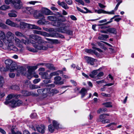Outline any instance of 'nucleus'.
<instances>
[{
  "label": "nucleus",
  "mask_w": 134,
  "mask_h": 134,
  "mask_svg": "<svg viewBox=\"0 0 134 134\" xmlns=\"http://www.w3.org/2000/svg\"><path fill=\"white\" fill-rule=\"evenodd\" d=\"M58 21L60 22V23L65 22L66 21V19L65 17L62 18H58Z\"/></svg>",
  "instance_id": "8fccbe9b"
},
{
  "label": "nucleus",
  "mask_w": 134,
  "mask_h": 134,
  "mask_svg": "<svg viewBox=\"0 0 134 134\" xmlns=\"http://www.w3.org/2000/svg\"><path fill=\"white\" fill-rule=\"evenodd\" d=\"M8 46L7 47V48L9 50H13L14 51H16L18 50L17 48L14 45V43L7 44Z\"/></svg>",
  "instance_id": "9d476101"
},
{
  "label": "nucleus",
  "mask_w": 134,
  "mask_h": 134,
  "mask_svg": "<svg viewBox=\"0 0 134 134\" xmlns=\"http://www.w3.org/2000/svg\"><path fill=\"white\" fill-rule=\"evenodd\" d=\"M40 80V79H35L33 81V82L34 83H37L39 82Z\"/></svg>",
  "instance_id": "0e129e2a"
},
{
  "label": "nucleus",
  "mask_w": 134,
  "mask_h": 134,
  "mask_svg": "<svg viewBox=\"0 0 134 134\" xmlns=\"http://www.w3.org/2000/svg\"><path fill=\"white\" fill-rule=\"evenodd\" d=\"M45 66L47 68L51 70H55L58 69V68L54 66L52 64L46 63Z\"/></svg>",
  "instance_id": "f8f14e48"
},
{
  "label": "nucleus",
  "mask_w": 134,
  "mask_h": 134,
  "mask_svg": "<svg viewBox=\"0 0 134 134\" xmlns=\"http://www.w3.org/2000/svg\"><path fill=\"white\" fill-rule=\"evenodd\" d=\"M108 32L113 34H116V31L115 29L113 28H110L107 29Z\"/></svg>",
  "instance_id": "393cba45"
},
{
  "label": "nucleus",
  "mask_w": 134,
  "mask_h": 134,
  "mask_svg": "<svg viewBox=\"0 0 134 134\" xmlns=\"http://www.w3.org/2000/svg\"><path fill=\"white\" fill-rule=\"evenodd\" d=\"M13 63L12 61L10 59L6 60L5 61V63L6 65V67L8 69H9L10 66Z\"/></svg>",
  "instance_id": "4be33fe9"
},
{
  "label": "nucleus",
  "mask_w": 134,
  "mask_h": 134,
  "mask_svg": "<svg viewBox=\"0 0 134 134\" xmlns=\"http://www.w3.org/2000/svg\"><path fill=\"white\" fill-rule=\"evenodd\" d=\"M0 47H2L3 49H7V47L6 45H4V43L1 40H0Z\"/></svg>",
  "instance_id": "37998d69"
},
{
  "label": "nucleus",
  "mask_w": 134,
  "mask_h": 134,
  "mask_svg": "<svg viewBox=\"0 0 134 134\" xmlns=\"http://www.w3.org/2000/svg\"><path fill=\"white\" fill-rule=\"evenodd\" d=\"M47 19L53 21L57 20V18L54 16H47Z\"/></svg>",
  "instance_id": "473e14b6"
},
{
  "label": "nucleus",
  "mask_w": 134,
  "mask_h": 134,
  "mask_svg": "<svg viewBox=\"0 0 134 134\" xmlns=\"http://www.w3.org/2000/svg\"><path fill=\"white\" fill-rule=\"evenodd\" d=\"M9 69H8V68H7L6 67L5 68L4 67H2L1 68L0 71L2 72L3 71H6L9 70Z\"/></svg>",
  "instance_id": "5fc2aeb1"
},
{
  "label": "nucleus",
  "mask_w": 134,
  "mask_h": 134,
  "mask_svg": "<svg viewBox=\"0 0 134 134\" xmlns=\"http://www.w3.org/2000/svg\"><path fill=\"white\" fill-rule=\"evenodd\" d=\"M55 80L57 82V84H58L59 85H62L64 83L63 81H59L61 80V78L59 76H57L55 77L54 78Z\"/></svg>",
  "instance_id": "412c9836"
},
{
  "label": "nucleus",
  "mask_w": 134,
  "mask_h": 134,
  "mask_svg": "<svg viewBox=\"0 0 134 134\" xmlns=\"http://www.w3.org/2000/svg\"><path fill=\"white\" fill-rule=\"evenodd\" d=\"M55 128V127L51 125H49L48 126V130L51 132H52L54 131Z\"/></svg>",
  "instance_id": "ea45409f"
},
{
  "label": "nucleus",
  "mask_w": 134,
  "mask_h": 134,
  "mask_svg": "<svg viewBox=\"0 0 134 134\" xmlns=\"http://www.w3.org/2000/svg\"><path fill=\"white\" fill-rule=\"evenodd\" d=\"M14 35L10 31L8 32L6 34L7 39L4 40V42L6 44L14 43Z\"/></svg>",
  "instance_id": "7ed1b4c3"
},
{
  "label": "nucleus",
  "mask_w": 134,
  "mask_h": 134,
  "mask_svg": "<svg viewBox=\"0 0 134 134\" xmlns=\"http://www.w3.org/2000/svg\"><path fill=\"white\" fill-rule=\"evenodd\" d=\"M29 37L36 41L38 44L42 45V44L45 43V41L42 39V38L38 36L32 34L29 36Z\"/></svg>",
  "instance_id": "423d86ee"
},
{
  "label": "nucleus",
  "mask_w": 134,
  "mask_h": 134,
  "mask_svg": "<svg viewBox=\"0 0 134 134\" xmlns=\"http://www.w3.org/2000/svg\"><path fill=\"white\" fill-rule=\"evenodd\" d=\"M38 2L36 1H31L27 2V4H32L34 5L35 4Z\"/></svg>",
  "instance_id": "bf43d9fd"
},
{
  "label": "nucleus",
  "mask_w": 134,
  "mask_h": 134,
  "mask_svg": "<svg viewBox=\"0 0 134 134\" xmlns=\"http://www.w3.org/2000/svg\"><path fill=\"white\" fill-rule=\"evenodd\" d=\"M58 92V90L56 89H52L50 91V96L53 95L54 94H56Z\"/></svg>",
  "instance_id": "58836bf2"
},
{
  "label": "nucleus",
  "mask_w": 134,
  "mask_h": 134,
  "mask_svg": "<svg viewBox=\"0 0 134 134\" xmlns=\"http://www.w3.org/2000/svg\"><path fill=\"white\" fill-rule=\"evenodd\" d=\"M0 27L3 29H6L7 28V26L3 23H0Z\"/></svg>",
  "instance_id": "a18cd8bd"
},
{
  "label": "nucleus",
  "mask_w": 134,
  "mask_h": 134,
  "mask_svg": "<svg viewBox=\"0 0 134 134\" xmlns=\"http://www.w3.org/2000/svg\"><path fill=\"white\" fill-rule=\"evenodd\" d=\"M26 49L27 50H28L30 52H37L39 50L37 49H36L35 48L34 49L33 48H31L29 46L26 47Z\"/></svg>",
  "instance_id": "cd10ccee"
},
{
  "label": "nucleus",
  "mask_w": 134,
  "mask_h": 134,
  "mask_svg": "<svg viewBox=\"0 0 134 134\" xmlns=\"http://www.w3.org/2000/svg\"><path fill=\"white\" fill-rule=\"evenodd\" d=\"M15 44L19 46V47H21V46L20 44L21 41L17 37H15L14 38V40Z\"/></svg>",
  "instance_id": "c85d7f7f"
},
{
  "label": "nucleus",
  "mask_w": 134,
  "mask_h": 134,
  "mask_svg": "<svg viewBox=\"0 0 134 134\" xmlns=\"http://www.w3.org/2000/svg\"><path fill=\"white\" fill-rule=\"evenodd\" d=\"M101 94L102 96L105 97H110V94H106L104 93H102Z\"/></svg>",
  "instance_id": "e2e57ef3"
},
{
  "label": "nucleus",
  "mask_w": 134,
  "mask_h": 134,
  "mask_svg": "<svg viewBox=\"0 0 134 134\" xmlns=\"http://www.w3.org/2000/svg\"><path fill=\"white\" fill-rule=\"evenodd\" d=\"M29 42L33 44V46L35 49L38 50H46L48 49V47L46 46H44L40 44H37L35 43V42L32 40H30Z\"/></svg>",
  "instance_id": "39448f33"
},
{
  "label": "nucleus",
  "mask_w": 134,
  "mask_h": 134,
  "mask_svg": "<svg viewBox=\"0 0 134 134\" xmlns=\"http://www.w3.org/2000/svg\"><path fill=\"white\" fill-rule=\"evenodd\" d=\"M59 75V73H58L57 71L51 73L49 75V78L51 79L53 76L58 75Z\"/></svg>",
  "instance_id": "a19ab883"
},
{
  "label": "nucleus",
  "mask_w": 134,
  "mask_h": 134,
  "mask_svg": "<svg viewBox=\"0 0 134 134\" xmlns=\"http://www.w3.org/2000/svg\"><path fill=\"white\" fill-rule=\"evenodd\" d=\"M92 48L93 49H96V50L98 51V52H102L103 51L100 49L97 48L94 46H93L92 47Z\"/></svg>",
  "instance_id": "13d9d810"
},
{
  "label": "nucleus",
  "mask_w": 134,
  "mask_h": 134,
  "mask_svg": "<svg viewBox=\"0 0 134 134\" xmlns=\"http://www.w3.org/2000/svg\"><path fill=\"white\" fill-rule=\"evenodd\" d=\"M110 122L109 120L108 119H106L103 120V121H102V123L103 124H105L106 123H108Z\"/></svg>",
  "instance_id": "338daca9"
},
{
  "label": "nucleus",
  "mask_w": 134,
  "mask_h": 134,
  "mask_svg": "<svg viewBox=\"0 0 134 134\" xmlns=\"http://www.w3.org/2000/svg\"><path fill=\"white\" fill-rule=\"evenodd\" d=\"M6 36L4 32L0 30V39L4 40L5 39Z\"/></svg>",
  "instance_id": "a878e982"
},
{
  "label": "nucleus",
  "mask_w": 134,
  "mask_h": 134,
  "mask_svg": "<svg viewBox=\"0 0 134 134\" xmlns=\"http://www.w3.org/2000/svg\"><path fill=\"white\" fill-rule=\"evenodd\" d=\"M84 58L88 64L91 65H93L94 64V62L96 60L95 59L87 56H85Z\"/></svg>",
  "instance_id": "6e6552de"
},
{
  "label": "nucleus",
  "mask_w": 134,
  "mask_h": 134,
  "mask_svg": "<svg viewBox=\"0 0 134 134\" xmlns=\"http://www.w3.org/2000/svg\"><path fill=\"white\" fill-rule=\"evenodd\" d=\"M70 17L71 20H73L76 21L77 20L76 17L73 15H71L70 16Z\"/></svg>",
  "instance_id": "052dcab7"
},
{
  "label": "nucleus",
  "mask_w": 134,
  "mask_h": 134,
  "mask_svg": "<svg viewBox=\"0 0 134 134\" xmlns=\"http://www.w3.org/2000/svg\"><path fill=\"white\" fill-rule=\"evenodd\" d=\"M45 64H46V63H40L37 64V65L35 66H27V68L28 69V72L30 75L29 76H27L28 78L29 79H30L32 78L31 75L34 73V70L37 68V66L40 65H44L45 66Z\"/></svg>",
  "instance_id": "20e7f679"
},
{
  "label": "nucleus",
  "mask_w": 134,
  "mask_h": 134,
  "mask_svg": "<svg viewBox=\"0 0 134 134\" xmlns=\"http://www.w3.org/2000/svg\"><path fill=\"white\" fill-rule=\"evenodd\" d=\"M4 82V79L3 77L0 76V87H2Z\"/></svg>",
  "instance_id": "4c0bfd02"
},
{
  "label": "nucleus",
  "mask_w": 134,
  "mask_h": 134,
  "mask_svg": "<svg viewBox=\"0 0 134 134\" xmlns=\"http://www.w3.org/2000/svg\"><path fill=\"white\" fill-rule=\"evenodd\" d=\"M51 42L53 43L57 44L59 43L58 41L57 40H51Z\"/></svg>",
  "instance_id": "69168bd1"
},
{
  "label": "nucleus",
  "mask_w": 134,
  "mask_h": 134,
  "mask_svg": "<svg viewBox=\"0 0 134 134\" xmlns=\"http://www.w3.org/2000/svg\"><path fill=\"white\" fill-rule=\"evenodd\" d=\"M97 71V70H94L89 74V76L92 78H93L98 73Z\"/></svg>",
  "instance_id": "2f4dec72"
},
{
  "label": "nucleus",
  "mask_w": 134,
  "mask_h": 134,
  "mask_svg": "<svg viewBox=\"0 0 134 134\" xmlns=\"http://www.w3.org/2000/svg\"><path fill=\"white\" fill-rule=\"evenodd\" d=\"M45 79L43 80L45 84H47L51 82V81L49 79V77L48 79Z\"/></svg>",
  "instance_id": "49530a36"
},
{
  "label": "nucleus",
  "mask_w": 134,
  "mask_h": 134,
  "mask_svg": "<svg viewBox=\"0 0 134 134\" xmlns=\"http://www.w3.org/2000/svg\"><path fill=\"white\" fill-rule=\"evenodd\" d=\"M37 92L38 93L42 95L43 96V89H38L37 90Z\"/></svg>",
  "instance_id": "3c124183"
},
{
  "label": "nucleus",
  "mask_w": 134,
  "mask_h": 134,
  "mask_svg": "<svg viewBox=\"0 0 134 134\" xmlns=\"http://www.w3.org/2000/svg\"><path fill=\"white\" fill-rule=\"evenodd\" d=\"M67 29L66 27L65 26L64 27H62L57 28V30L59 32L62 33H65L66 32Z\"/></svg>",
  "instance_id": "5701e85b"
},
{
  "label": "nucleus",
  "mask_w": 134,
  "mask_h": 134,
  "mask_svg": "<svg viewBox=\"0 0 134 134\" xmlns=\"http://www.w3.org/2000/svg\"><path fill=\"white\" fill-rule=\"evenodd\" d=\"M102 104L107 107H112L111 102H107L103 103Z\"/></svg>",
  "instance_id": "c9c22d12"
},
{
  "label": "nucleus",
  "mask_w": 134,
  "mask_h": 134,
  "mask_svg": "<svg viewBox=\"0 0 134 134\" xmlns=\"http://www.w3.org/2000/svg\"><path fill=\"white\" fill-rule=\"evenodd\" d=\"M30 88L31 89H34L40 88V87L36 85H32L30 86Z\"/></svg>",
  "instance_id": "c03bdc74"
},
{
  "label": "nucleus",
  "mask_w": 134,
  "mask_h": 134,
  "mask_svg": "<svg viewBox=\"0 0 134 134\" xmlns=\"http://www.w3.org/2000/svg\"><path fill=\"white\" fill-rule=\"evenodd\" d=\"M37 130L39 132L43 133L44 132V126L43 125L40 126L36 125V126Z\"/></svg>",
  "instance_id": "1a4fd4ad"
},
{
  "label": "nucleus",
  "mask_w": 134,
  "mask_h": 134,
  "mask_svg": "<svg viewBox=\"0 0 134 134\" xmlns=\"http://www.w3.org/2000/svg\"><path fill=\"white\" fill-rule=\"evenodd\" d=\"M5 4L9 5L10 3L16 9L23 8L22 11L29 15H33L36 19H41L44 20V17L42 14L38 12L32 7H25L23 8V3L21 0H5Z\"/></svg>",
  "instance_id": "f257e3e1"
},
{
  "label": "nucleus",
  "mask_w": 134,
  "mask_h": 134,
  "mask_svg": "<svg viewBox=\"0 0 134 134\" xmlns=\"http://www.w3.org/2000/svg\"><path fill=\"white\" fill-rule=\"evenodd\" d=\"M22 93L23 94V95L25 96H27L30 95L35 96V93H33L32 92H29L27 91H23Z\"/></svg>",
  "instance_id": "2eb2a0df"
},
{
  "label": "nucleus",
  "mask_w": 134,
  "mask_h": 134,
  "mask_svg": "<svg viewBox=\"0 0 134 134\" xmlns=\"http://www.w3.org/2000/svg\"><path fill=\"white\" fill-rule=\"evenodd\" d=\"M106 11L102 9H99L98 10V13L100 14L102 13L105 14Z\"/></svg>",
  "instance_id": "603ef678"
},
{
  "label": "nucleus",
  "mask_w": 134,
  "mask_h": 134,
  "mask_svg": "<svg viewBox=\"0 0 134 134\" xmlns=\"http://www.w3.org/2000/svg\"><path fill=\"white\" fill-rule=\"evenodd\" d=\"M43 13L47 15L52 14V13L51 11L46 8H44L42 9Z\"/></svg>",
  "instance_id": "4468645a"
},
{
  "label": "nucleus",
  "mask_w": 134,
  "mask_h": 134,
  "mask_svg": "<svg viewBox=\"0 0 134 134\" xmlns=\"http://www.w3.org/2000/svg\"><path fill=\"white\" fill-rule=\"evenodd\" d=\"M15 35L18 37H25V38H26V37L21 32H20L18 31H16L15 32Z\"/></svg>",
  "instance_id": "c756f323"
},
{
  "label": "nucleus",
  "mask_w": 134,
  "mask_h": 134,
  "mask_svg": "<svg viewBox=\"0 0 134 134\" xmlns=\"http://www.w3.org/2000/svg\"><path fill=\"white\" fill-rule=\"evenodd\" d=\"M58 4L61 5L63 8L65 9H68L69 8L67 4L64 2H62L60 3H58Z\"/></svg>",
  "instance_id": "7c9ffc66"
},
{
  "label": "nucleus",
  "mask_w": 134,
  "mask_h": 134,
  "mask_svg": "<svg viewBox=\"0 0 134 134\" xmlns=\"http://www.w3.org/2000/svg\"><path fill=\"white\" fill-rule=\"evenodd\" d=\"M15 75V74L13 73H10L9 74V76L11 78H14Z\"/></svg>",
  "instance_id": "774afa93"
},
{
  "label": "nucleus",
  "mask_w": 134,
  "mask_h": 134,
  "mask_svg": "<svg viewBox=\"0 0 134 134\" xmlns=\"http://www.w3.org/2000/svg\"><path fill=\"white\" fill-rule=\"evenodd\" d=\"M75 1L80 3L81 4L83 5H84V2L82 0H75Z\"/></svg>",
  "instance_id": "680f3d73"
},
{
  "label": "nucleus",
  "mask_w": 134,
  "mask_h": 134,
  "mask_svg": "<svg viewBox=\"0 0 134 134\" xmlns=\"http://www.w3.org/2000/svg\"><path fill=\"white\" fill-rule=\"evenodd\" d=\"M6 24L11 26L14 27H19V24L14 23L9 19L7 20L6 22Z\"/></svg>",
  "instance_id": "9b49d317"
},
{
  "label": "nucleus",
  "mask_w": 134,
  "mask_h": 134,
  "mask_svg": "<svg viewBox=\"0 0 134 134\" xmlns=\"http://www.w3.org/2000/svg\"><path fill=\"white\" fill-rule=\"evenodd\" d=\"M80 93L81 95V97L83 98L87 94V90L85 88H82L80 91Z\"/></svg>",
  "instance_id": "b1692460"
},
{
  "label": "nucleus",
  "mask_w": 134,
  "mask_h": 134,
  "mask_svg": "<svg viewBox=\"0 0 134 134\" xmlns=\"http://www.w3.org/2000/svg\"><path fill=\"white\" fill-rule=\"evenodd\" d=\"M18 67L14 63H13L10 66L9 70L10 71L12 72L17 69Z\"/></svg>",
  "instance_id": "a211bd4d"
},
{
  "label": "nucleus",
  "mask_w": 134,
  "mask_h": 134,
  "mask_svg": "<svg viewBox=\"0 0 134 134\" xmlns=\"http://www.w3.org/2000/svg\"><path fill=\"white\" fill-rule=\"evenodd\" d=\"M9 8V6L3 5L0 7V9L3 10H5L7 9H8Z\"/></svg>",
  "instance_id": "e433bc0d"
},
{
  "label": "nucleus",
  "mask_w": 134,
  "mask_h": 134,
  "mask_svg": "<svg viewBox=\"0 0 134 134\" xmlns=\"http://www.w3.org/2000/svg\"><path fill=\"white\" fill-rule=\"evenodd\" d=\"M39 74L40 75H42L44 79H48V77H49L48 76V74L47 72H40Z\"/></svg>",
  "instance_id": "f704fd0d"
},
{
  "label": "nucleus",
  "mask_w": 134,
  "mask_h": 134,
  "mask_svg": "<svg viewBox=\"0 0 134 134\" xmlns=\"http://www.w3.org/2000/svg\"><path fill=\"white\" fill-rule=\"evenodd\" d=\"M17 71L19 73L23 74V73L26 70V68L23 66H19L18 67Z\"/></svg>",
  "instance_id": "6ab92c4d"
},
{
  "label": "nucleus",
  "mask_w": 134,
  "mask_h": 134,
  "mask_svg": "<svg viewBox=\"0 0 134 134\" xmlns=\"http://www.w3.org/2000/svg\"><path fill=\"white\" fill-rule=\"evenodd\" d=\"M105 23L103 24H98V25L100 26V28L101 29H105L107 28V27L105 26L107 24H105Z\"/></svg>",
  "instance_id": "09e8293b"
},
{
  "label": "nucleus",
  "mask_w": 134,
  "mask_h": 134,
  "mask_svg": "<svg viewBox=\"0 0 134 134\" xmlns=\"http://www.w3.org/2000/svg\"><path fill=\"white\" fill-rule=\"evenodd\" d=\"M28 24L23 22H20L19 25V27L20 29H24L25 28H27Z\"/></svg>",
  "instance_id": "f3484780"
},
{
  "label": "nucleus",
  "mask_w": 134,
  "mask_h": 134,
  "mask_svg": "<svg viewBox=\"0 0 134 134\" xmlns=\"http://www.w3.org/2000/svg\"><path fill=\"white\" fill-rule=\"evenodd\" d=\"M37 116V114L36 113H33L30 115V117L31 118H35Z\"/></svg>",
  "instance_id": "4d7b16f0"
},
{
  "label": "nucleus",
  "mask_w": 134,
  "mask_h": 134,
  "mask_svg": "<svg viewBox=\"0 0 134 134\" xmlns=\"http://www.w3.org/2000/svg\"><path fill=\"white\" fill-rule=\"evenodd\" d=\"M15 97V95L13 94L8 95L5 101L4 102L5 104H9L12 108L19 106L22 104L23 102L20 100L13 99L11 100H10L11 99Z\"/></svg>",
  "instance_id": "f03ea898"
},
{
  "label": "nucleus",
  "mask_w": 134,
  "mask_h": 134,
  "mask_svg": "<svg viewBox=\"0 0 134 134\" xmlns=\"http://www.w3.org/2000/svg\"><path fill=\"white\" fill-rule=\"evenodd\" d=\"M85 52L87 53H94L96 55H97V52H96L95 51L92 50L91 49H86L85 50Z\"/></svg>",
  "instance_id": "72a5a7b5"
},
{
  "label": "nucleus",
  "mask_w": 134,
  "mask_h": 134,
  "mask_svg": "<svg viewBox=\"0 0 134 134\" xmlns=\"http://www.w3.org/2000/svg\"><path fill=\"white\" fill-rule=\"evenodd\" d=\"M106 116H105V115L104 114H102L100 115L99 116V118L97 119V121L98 122H102V121L103 120V119L105 118Z\"/></svg>",
  "instance_id": "bb28decb"
},
{
  "label": "nucleus",
  "mask_w": 134,
  "mask_h": 134,
  "mask_svg": "<svg viewBox=\"0 0 134 134\" xmlns=\"http://www.w3.org/2000/svg\"><path fill=\"white\" fill-rule=\"evenodd\" d=\"M27 28L31 29H36L38 30H41V28L34 24H28Z\"/></svg>",
  "instance_id": "ddd939ff"
},
{
  "label": "nucleus",
  "mask_w": 134,
  "mask_h": 134,
  "mask_svg": "<svg viewBox=\"0 0 134 134\" xmlns=\"http://www.w3.org/2000/svg\"><path fill=\"white\" fill-rule=\"evenodd\" d=\"M16 12V10H12L10 11V12L8 13V15L10 17H16L17 16V15L15 13Z\"/></svg>",
  "instance_id": "aec40b11"
},
{
  "label": "nucleus",
  "mask_w": 134,
  "mask_h": 134,
  "mask_svg": "<svg viewBox=\"0 0 134 134\" xmlns=\"http://www.w3.org/2000/svg\"><path fill=\"white\" fill-rule=\"evenodd\" d=\"M66 32L65 33L69 35H72L73 31L71 30L67 29Z\"/></svg>",
  "instance_id": "de8ad7c7"
},
{
  "label": "nucleus",
  "mask_w": 134,
  "mask_h": 134,
  "mask_svg": "<svg viewBox=\"0 0 134 134\" xmlns=\"http://www.w3.org/2000/svg\"><path fill=\"white\" fill-rule=\"evenodd\" d=\"M63 24V23H60V22L58 21V19L57 18V20L53 21H52V24L53 26L56 27H59Z\"/></svg>",
  "instance_id": "dca6fc26"
},
{
  "label": "nucleus",
  "mask_w": 134,
  "mask_h": 134,
  "mask_svg": "<svg viewBox=\"0 0 134 134\" xmlns=\"http://www.w3.org/2000/svg\"><path fill=\"white\" fill-rule=\"evenodd\" d=\"M40 35L45 36L48 37L49 36V34H47L46 32H43L42 31H41V32Z\"/></svg>",
  "instance_id": "864d4df0"
},
{
  "label": "nucleus",
  "mask_w": 134,
  "mask_h": 134,
  "mask_svg": "<svg viewBox=\"0 0 134 134\" xmlns=\"http://www.w3.org/2000/svg\"><path fill=\"white\" fill-rule=\"evenodd\" d=\"M53 126L56 129H58L59 128V125L57 122L55 120H54L53 122Z\"/></svg>",
  "instance_id": "79ce46f5"
},
{
  "label": "nucleus",
  "mask_w": 134,
  "mask_h": 134,
  "mask_svg": "<svg viewBox=\"0 0 134 134\" xmlns=\"http://www.w3.org/2000/svg\"><path fill=\"white\" fill-rule=\"evenodd\" d=\"M55 85L53 84H50L48 85L47 86L48 88L43 89V95H48L49 96H50V90L51 87H54Z\"/></svg>",
  "instance_id": "0eeeda50"
},
{
  "label": "nucleus",
  "mask_w": 134,
  "mask_h": 134,
  "mask_svg": "<svg viewBox=\"0 0 134 134\" xmlns=\"http://www.w3.org/2000/svg\"><path fill=\"white\" fill-rule=\"evenodd\" d=\"M65 1L69 5H72L73 3L72 0H65Z\"/></svg>",
  "instance_id": "6e6d98bb"
}]
</instances>
